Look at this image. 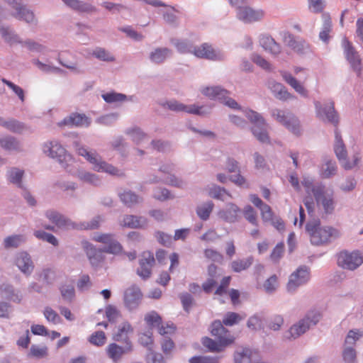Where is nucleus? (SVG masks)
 Here are the masks:
<instances>
[{
  "label": "nucleus",
  "instance_id": "obj_1",
  "mask_svg": "<svg viewBox=\"0 0 363 363\" xmlns=\"http://www.w3.org/2000/svg\"><path fill=\"white\" fill-rule=\"evenodd\" d=\"M306 231L312 245H322L340 236L339 231L329 226H322L318 218L310 220L306 225Z\"/></svg>",
  "mask_w": 363,
  "mask_h": 363
},
{
  "label": "nucleus",
  "instance_id": "obj_2",
  "mask_svg": "<svg viewBox=\"0 0 363 363\" xmlns=\"http://www.w3.org/2000/svg\"><path fill=\"white\" fill-rule=\"evenodd\" d=\"M77 152L93 165V169L95 171L106 172L119 177L125 175L122 170L104 161L96 151H89L84 147H79L77 148Z\"/></svg>",
  "mask_w": 363,
  "mask_h": 363
},
{
  "label": "nucleus",
  "instance_id": "obj_3",
  "mask_svg": "<svg viewBox=\"0 0 363 363\" xmlns=\"http://www.w3.org/2000/svg\"><path fill=\"white\" fill-rule=\"evenodd\" d=\"M319 311L313 310L308 311L305 316L291 326L284 334L286 339H296L306 333L312 326H315L320 320Z\"/></svg>",
  "mask_w": 363,
  "mask_h": 363
},
{
  "label": "nucleus",
  "instance_id": "obj_4",
  "mask_svg": "<svg viewBox=\"0 0 363 363\" xmlns=\"http://www.w3.org/2000/svg\"><path fill=\"white\" fill-rule=\"evenodd\" d=\"M11 11V16L28 24L37 26L38 20L34 12L29 9L23 0H4Z\"/></svg>",
  "mask_w": 363,
  "mask_h": 363
},
{
  "label": "nucleus",
  "instance_id": "obj_5",
  "mask_svg": "<svg viewBox=\"0 0 363 363\" xmlns=\"http://www.w3.org/2000/svg\"><path fill=\"white\" fill-rule=\"evenodd\" d=\"M272 117L279 123L284 125L293 134L299 135L301 127L298 118L291 112L286 110L273 108L270 111Z\"/></svg>",
  "mask_w": 363,
  "mask_h": 363
},
{
  "label": "nucleus",
  "instance_id": "obj_6",
  "mask_svg": "<svg viewBox=\"0 0 363 363\" xmlns=\"http://www.w3.org/2000/svg\"><path fill=\"white\" fill-rule=\"evenodd\" d=\"M43 150L46 155L55 159L61 167L65 169H67L69 163L72 160V156L67 153V150L57 140L45 143Z\"/></svg>",
  "mask_w": 363,
  "mask_h": 363
},
{
  "label": "nucleus",
  "instance_id": "obj_7",
  "mask_svg": "<svg viewBox=\"0 0 363 363\" xmlns=\"http://www.w3.org/2000/svg\"><path fill=\"white\" fill-rule=\"evenodd\" d=\"M245 116L253 124L251 128L253 135L262 143H269V137L267 133L268 124L264 118L252 110L245 111Z\"/></svg>",
  "mask_w": 363,
  "mask_h": 363
},
{
  "label": "nucleus",
  "instance_id": "obj_8",
  "mask_svg": "<svg viewBox=\"0 0 363 363\" xmlns=\"http://www.w3.org/2000/svg\"><path fill=\"white\" fill-rule=\"evenodd\" d=\"M315 116L321 121L328 123L337 127L339 123V116L335 109L332 101L321 102L314 101Z\"/></svg>",
  "mask_w": 363,
  "mask_h": 363
},
{
  "label": "nucleus",
  "instance_id": "obj_9",
  "mask_svg": "<svg viewBox=\"0 0 363 363\" xmlns=\"http://www.w3.org/2000/svg\"><path fill=\"white\" fill-rule=\"evenodd\" d=\"M160 105L163 108L169 109L172 111L185 112L197 116H205L209 113V108H206L203 106H199L196 104L187 106L174 99L161 102Z\"/></svg>",
  "mask_w": 363,
  "mask_h": 363
},
{
  "label": "nucleus",
  "instance_id": "obj_10",
  "mask_svg": "<svg viewBox=\"0 0 363 363\" xmlns=\"http://www.w3.org/2000/svg\"><path fill=\"white\" fill-rule=\"evenodd\" d=\"M202 93L211 99H218L225 106L233 109H240V106L229 96L230 92L221 86H211L203 89Z\"/></svg>",
  "mask_w": 363,
  "mask_h": 363
},
{
  "label": "nucleus",
  "instance_id": "obj_11",
  "mask_svg": "<svg viewBox=\"0 0 363 363\" xmlns=\"http://www.w3.org/2000/svg\"><path fill=\"white\" fill-rule=\"evenodd\" d=\"M310 280V269L306 266H301L289 277V279L286 286L287 291L293 293L296 290L306 284Z\"/></svg>",
  "mask_w": 363,
  "mask_h": 363
},
{
  "label": "nucleus",
  "instance_id": "obj_12",
  "mask_svg": "<svg viewBox=\"0 0 363 363\" xmlns=\"http://www.w3.org/2000/svg\"><path fill=\"white\" fill-rule=\"evenodd\" d=\"M363 263V257L357 251H342L337 256V264L343 269L354 270Z\"/></svg>",
  "mask_w": 363,
  "mask_h": 363
},
{
  "label": "nucleus",
  "instance_id": "obj_13",
  "mask_svg": "<svg viewBox=\"0 0 363 363\" xmlns=\"http://www.w3.org/2000/svg\"><path fill=\"white\" fill-rule=\"evenodd\" d=\"M194 56L213 61H222L225 59V55L223 52L215 50L211 44L207 43L199 46L196 45Z\"/></svg>",
  "mask_w": 363,
  "mask_h": 363
},
{
  "label": "nucleus",
  "instance_id": "obj_14",
  "mask_svg": "<svg viewBox=\"0 0 363 363\" xmlns=\"http://www.w3.org/2000/svg\"><path fill=\"white\" fill-rule=\"evenodd\" d=\"M94 240L104 244L103 248L101 249L104 252L117 255L122 250L121 245L112 234H99L94 237Z\"/></svg>",
  "mask_w": 363,
  "mask_h": 363
},
{
  "label": "nucleus",
  "instance_id": "obj_15",
  "mask_svg": "<svg viewBox=\"0 0 363 363\" xmlns=\"http://www.w3.org/2000/svg\"><path fill=\"white\" fill-rule=\"evenodd\" d=\"M155 259L150 252H144L139 259V267L137 269V274L143 279L146 280L150 277L152 267L155 264Z\"/></svg>",
  "mask_w": 363,
  "mask_h": 363
},
{
  "label": "nucleus",
  "instance_id": "obj_16",
  "mask_svg": "<svg viewBox=\"0 0 363 363\" xmlns=\"http://www.w3.org/2000/svg\"><path fill=\"white\" fill-rule=\"evenodd\" d=\"M14 264L26 277L33 273L35 267L30 255L25 251L19 252L16 255Z\"/></svg>",
  "mask_w": 363,
  "mask_h": 363
},
{
  "label": "nucleus",
  "instance_id": "obj_17",
  "mask_svg": "<svg viewBox=\"0 0 363 363\" xmlns=\"http://www.w3.org/2000/svg\"><path fill=\"white\" fill-rule=\"evenodd\" d=\"M223 324V322L220 320H215L211 324V333L213 336L217 337L218 342L221 343V345H228L233 342L234 337Z\"/></svg>",
  "mask_w": 363,
  "mask_h": 363
},
{
  "label": "nucleus",
  "instance_id": "obj_18",
  "mask_svg": "<svg viewBox=\"0 0 363 363\" xmlns=\"http://www.w3.org/2000/svg\"><path fill=\"white\" fill-rule=\"evenodd\" d=\"M236 16L245 23H252L261 21L264 16V12L261 9L255 10L247 6L237 12Z\"/></svg>",
  "mask_w": 363,
  "mask_h": 363
},
{
  "label": "nucleus",
  "instance_id": "obj_19",
  "mask_svg": "<svg viewBox=\"0 0 363 363\" xmlns=\"http://www.w3.org/2000/svg\"><path fill=\"white\" fill-rule=\"evenodd\" d=\"M344 45L346 58L350 62L353 70L356 72L357 76L359 77L362 73L360 57L354 48L352 46L350 43L347 40H345Z\"/></svg>",
  "mask_w": 363,
  "mask_h": 363
},
{
  "label": "nucleus",
  "instance_id": "obj_20",
  "mask_svg": "<svg viewBox=\"0 0 363 363\" xmlns=\"http://www.w3.org/2000/svg\"><path fill=\"white\" fill-rule=\"evenodd\" d=\"M142 294L138 286H132L127 289L124 294V302L129 310L136 308L141 301Z\"/></svg>",
  "mask_w": 363,
  "mask_h": 363
},
{
  "label": "nucleus",
  "instance_id": "obj_21",
  "mask_svg": "<svg viewBox=\"0 0 363 363\" xmlns=\"http://www.w3.org/2000/svg\"><path fill=\"white\" fill-rule=\"evenodd\" d=\"M240 212L241 210L237 205L233 203H228L225 208L220 210L217 215L220 219L232 223L238 220Z\"/></svg>",
  "mask_w": 363,
  "mask_h": 363
},
{
  "label": "nucleus",
  "instance_id": "obj_22",
  "mask_svg": "<svg viewBox=\"0 0 363 363\" xmlns=\"http://www.w3.org/2000/svg\"><path fill=\"white\" fill-rule=\"evenodd\" d=\"M106 350L107 356L114 362H117L124 354L130 352L133 350V346L131 342H127L125 347H121L116 343H111L108 345Z\"/></svg>",
  "mask_w": 363,
  "mask_h": 363
},
{
  "label": "nucleus",
  "instance_id": "obj_23",
  "mask_svg": "<svg viewBox=\"0 0 363 363\" xmlns=\"http://www.w3.org/2000/svg\"><path fill=\"white\" fill-rule=\"evenodd\" d=\"M267 86L274 96L279 100L286 101L295 98L294 95L287 91L286 88L282 84L273 79L268 81Z\"/></svg>",
  "mask_w": 363,
  "mask_h": 363
},
{
  "label": "nucleus",
  "instance_id": "obj_24",
  "mask_svg": "<svg viewBox=\"0 0 363 363\" xmlns=\"http://www.w3.org/2000/svg\"><path fill=\"white\" fill-rule=\"evenodd\" d=\"M72 10L77 13H92L97 11L92 4L80 0H62Z\"/></svg>",
  "mask_w": 363,
  "mask_h": 363
},
{
  "label": "nucleus",
  "instance_id": "obj_25",
  "mask_svg": "<svg viewBox=\"0 0 363 363\" xmlns=\"http://www.w3.org/2000/svg\"><path fill=\"white\" fill-rule=\"evenodd\" d=\"M145 320L151 327H157L160 334L162 335L171 333L174 331V328L172 326L167 325V327H164L162 325H161V318L157 313L154 311L147 314L145 317Z\"/></svg>",
  "mask_w": 363,
  "mask_h": 363
},
{
  "label": "nucleus",
  "instance_id": "obj_26",
  "mask_svg": "<svg viewBox=\"0 0 363 363\" xmlns=\"http://www.w3.org/2000/svg\"><path fill=\"white\" fill-rule=\"evenodd\" d=\"M260 45L267 51L273 55H278L281 52V47L279 43L269 35H262L259 37Z\"/></svg>",
  "mask_w": 363,
  "mask_h": 363
},
{
  "label": "nucleus",
  "instance_id": "obj_27",
  "mask_svg": "<svg viewBox=\"0 0 363 363\" xmlns=\"http://www.w3.org/2000/svg\"><path fill=\"white\" fill-rule=\"evenodd\" d=\"M0 147L7 151L21 152L23 151L21 143L12 135L0 138Z\"/></svg>",
  "mask_w": 363,
  "mask_h": 363
},
{
  "label": "nucleus",
  "instance_id": "obj_28",
  "mask_svg": "<svg viewBox=\"0 0 363 363\" xmlns=\"http://www.w3.org/2000/svg\"><path fill=\"white\" fill-rule=\"evenodd\" d=\"M0 34L4 41L10 45L23 44V40L10 26L0 23Z\"/></svg>",
  "mask_w": 363,
  "mask_h": 363
},
{
  "label": "nucleus",
  "instance_id": "obj_29",
  "mask_svg": "<svg viewBox=\"0 0 363 363\" xmlns=\"http://www.w3.org/2000/svg\"><path fill=\"white\" fill-rule=\"evenodd\" d=\"M0 126L14 133H21L26 129L23 123L13 118H4L1 116Z\"/></svg>",
  "mask_w": 363,
  "mask_h": 363
},
{
  "label": "nucleus",
  "instance_id": "obj_30",
  "mask_svg": "<svg viewBox=\"0 0 363 363\" xmlns=\"http://www.w3.org/2000/svg\"><path fill=\"white\" fill-rule=\"evenodd\" d=\"M60 125L70 126H89L90 125L89 118L85 114L72 113L65 118Z\"/></svg>",
  "mask_w": 363,
  "mask_h": 363
},
{
  "label": "nucleus",
  "instance_id": "obj_31",
  "mask_svg": "<svg viewBox=\"0 0 363 363\" xmlns=\"http://www.w3.org/2000/svg\"><path fill=\"white\" fill-rule=\"evenodd\" d=\"M122 227L128 228H138L145 226L147 220L144 217H138L133 215H125L119 222Z\"/></svg>",
  "mask_w": 363,
  "mask_h": 363
},
{
  "label": "nucleus",
  "instance_id": "obj_32",
  "mask_svg": "<svg viewBox=\"0 0 363 363\" xmlns=\"http://www.w3.org/2000/svg\"><path fill=\"white\" fill-rule=\"evenodd\" d=\"M255 353L248 347H239L234 354L235 363H252L255 361Z\"/></svg>",
  "mask_w": 363,
  "mask_h": 363
},
{
  "label": "nucleus",
  "instance_id": "obj_33",
  "mask_svg": "<svg viewBox=\"0 0 363 363\" xmlns=\"http://www.w3.org/2000/svg\"><path fill=\"white\" fill-rule=\"evenodd\" d=\"M315 199L318 204H321L326 213H331L334 209V202L333 196L325 194L323 191V188L320 191L315 193Z\"/></svg>",
  "mask_w": 363,
  "mask_h": 363
},
{
  "label": "nucleus",
  "instance_id": "obj_34",
  "mask_svg": "<svg viewBox=\"0 0 363 363\" xmlns=\"http://www.w3.org/2000/svg\"><path fill=\"white\" fill-rule=\"evenodd\" d=\"M171 42L179 52L182 54H193L194 55L196 45L190 40L172 39Z\"/></svg>",
  "mask_w": 363,
  "mask_h": 363
},
{
  "label": "nucleus",
  "instance_id": "obj_35",
  "mask_svg": "<svg viewBox=\"0 0 363 363\" xmlns=\"http://www.w3.org/2000/svg\"><path fill=\"white\" fill-rule=\"evenodd\" d=\"M133 329L128 322H123L121 323L113 335V340L117 342H124L125 345L127 342H130L128 339V335L132 333Z\"/></svg>",
  "mask_w": 363,
  "mask_h": 363
},
{
  "label": "nucleus",
  "instance_id": "obj_36",
  "mask_svg": "<svg viewBox=\"0 0 363 363\" xmlns=\"http://www.w3.org/2000/svg\"><path fill=\"white\" fill-rule=\"evenodd\" d=\"M333 148L339 162L347 156L346 146L337 128L335 130V143Z\"/></svg>",
  "mask_w": 363,
  "mask_h": 363
},
{
  "label": "nucleus",
  "instance_id": "obj_37",
  "mask_svg": "<svg viewBox=\"0 0 363 363\" xmlns=\"http://www.w3.org/2000/svg\"><path fill=\"white\" fill-rule=\"evenodd\" d=\"M23 176L24 170L18 167H11L6 172V179L8 182L21 189L23 188L22 180Z\"/></svg>",
  "mask_w": 363,
  "mask_h": 363
},
{
  "label": "nucleus",
  "instance_id": "obj_38",
  "mask_svg": "<svg viewBox=\"0 0 363 363\" xmlns=\"http://www.w3.org/2000/svg\"><path fill=\"white\" fill-rule=\"evenodd\" d=\"M172 55V50L167 48H157L150 53V60L155 64L163 63Z\"/></svg>",
  "mask_w": 363,
  "mask_h": 363
},
{
  "label": "nucleus",
  "instance_id": "obj_39",
  "mask_svg": "<svg viewBox=\"0 0 363 363\" xmlns=\"http://www.w3.org/2000/svg\"><path fill=\"white\" fill-rule=\"evenodd\" d=\"M104 252L101 250H96L93 247L88 248L86 255L91 266L94 268L101 267L104 260Z\"/></svg>",
  "mask_w": 363,
  "mask_h": 363
},
{
  "label": "nucleus",
  "instance_id": "obj_40",
  "mask_svg": "<svg viewBox=\"0 0 363 363\" xmlns=\"http://www.w3.org/2000/svg\"><path fill=\"white\" fill-rule=\"evenodd\" d=\"M281 76L285 82L293 87L295 91L301 94V96L306 97L308 96V91L305 87L299 82L296 78H294L290 73L286 72H282Z\"/></svg>",
  "mask_w": 363,
  "mask_h": 363
},
{
  "label": "nucleus",
  "instance_id": "obj_41",
  "mask_svg": "<svg viewBox=\"0 0 363 363\" xmlns=\"http://www.w3.org/2000/svg\"><path fill=\"white\" fill-rule=\"evenodd\" d=\"M73 174L80 181L84 183H87L93 186H99L101 184V179L99 177L95 174L86 172L85 170H77Z\"/></svg>",
  "mask_w": 363,
  "mask_h": 363
},
{
  "label": "nucleus",
  "instance_id": "obj_42",
  "mask_svg": "<svg viewBox=\"0 0 363 363\" xmlns=\"http://www.w3.org/2000/svg\"><path fill=\"white\" fill-rule=\"evenodd\" d=\"M336 162L330 158H325L321 167V176L323 178H330L337 173Z\"/></svg>",
  "mask_w": 363,
  "mask_h": 363
},
{
  "label": "nucleus",
  "instance_id": "obj_43",
  "mask_svg": "<svg viewBox=\"0 0 363 363\" xmlns=\"http://www.w3.org/2000/svg\"><path fill=\"white\" fill-rule=\"evenodd\" d=\"M121 201L128 207H132L143 201V199L135 193L125 190L119 194Z\"/></svg>",
  "mask_w": 363,
  "mask_h": 363
},
{
  "label": "nucleus",
  "instance_id": "obj_44",
  "mask_svg": "<svg viewBox=\"0 0 363 363\" xmlns=\"http://www.w3.org/2000/svg\"><path fill=\"white\" fill-rule=\"evenodd\" d=\"M27 356L38 359L46 358L48 356V347L45 345H32Z\"/></svg>",
  "mask_w": 363,
  "mask_h": 363
},
{
  "label": "nucleus",
  "instance_id": "obj_45",
  "mask_svg": "<svg viewBox=\"0 0 363 363\" xmlns=\"http://www.w3.org/2000/svg\"><path fill=\"white\" fill-rule=\"evenodd\" d=\"M26 242V237L23 235H11L6 237L3 241L4 247L6 250L17 248Z\"/></svg>",
  "mask_w": 363,
  "mask_h": 363
},
{
  "label": "nucleus",
  "instance_id": "obj_46",
  "mask_svg": "<svg viewBox=\"0 0 363 363\" xmlns=\"http://www.w3.org/2000/svg\"><path fill=\"white\" fill-rule=\"evenodd\" d=\"M214 208V203L211 201L204 202L196 207L197 216L203 220H207Z\"/></svg>",
  "mask_w": 363,
  "mask_h": 363
},
{
  "label": "nucleus",
  "instance_id": "obj_47",
  "mask_svg": "<svg viewBox=\"0 0 363 363\" xmlns=\"http://www.w3.org/2000/svg\"><path fill=\"white\" fill-rule=\"evenodd\" d=\"M323 23L322 30L319 33V38L325 43H328L330 38V33L332 30V22L329 15H323Z\"/></svg>",
  "mask_w": 363,
  "mask_h": 363
},
{
  "label": "nucleus",
  "instance_id": "obj_48",
  "mask_svg": "<svg viewBox=\"0 0 363 363\" xmlns=\"http://www.w3.org/2000/svg\"><path fill=\"white\" fill-rule=\"evenodd\" d=\"M253 261L254 259L252 257L236 259L230 263V267L235 272H240L248 269L252 264Z\"/></svg>",
  "mask_w": 363,
  "mask_h": 363
},
{
  "label": "nucleus",
  "instance_id": "obj_49",
  "mask_svg": "<svg viewBox=\"0 0 363 363\" xmlns=\"http://www.w3.org/2000/svg\"><path fill=\"white\" fill-rule=\"evenodd\" d=\"M104 100L108 104L123 102L126 100H132L133 96H128L125 94L114 91L102 94Z\"/></svg>",
  "mask_w": 363,
  "mask_h": 363
},
{
  "label": "nucleus",
  "instance_id": "obj_50",
  "mask_svg": "<svg viewBox=\"0 0 363 363\" xmlns=\"http://www.w3.org/2000/svg\"><path fill=\"white\" fill-rule=\"evenodd\" d=\"M91 55L96 59L106 62H112L116 60L115 57L110 52L100 47L93 50Z\"/></svg>",
  "mask_w": 363,
  "mask_h": 363
},
{
  "label": "nucleus",
  "instance_id": "obj_51",
  "mask_svg": "<svg viewBox=\"0 0 363 363\" xmlns=\"http://www.w3.org/2000/svg\"><path fill=\"white\" fill-rule=\"evenodd\" d=\"M208 194L211 197L224 201L226 199L225 196L231 197L230 193L227 190L218 185L213 184L208 189Z\"/></svg>",
  "mask_w": 363,
  "mask_h": 363
},
{
  "label": "nucleus",
  "instance_id": "obj_52",
  "mask_svg": "<svg viewBox=\"0 0 363 363\" xmlns=\"http://www.w3.org/2000/svg\"><path fill=\"white\" fill-rule=\"evenodd\" d=\"M361 158L362 157L360 153L355 152L352 155V159H349L347 156H346L340 162V163L343 169L345 170H350L359 166Z\"/></svg>",
  "mask_w": 363,
  "mask_h": 363
},
{
  "label": "nucleus",
  "instance_id": "obj_53",
  "mask_svg": "<svg viewBox=\"0 0 363 363\" xmlns=\"http://www.w3.org/2000/svg\"><path fill=\"white\" fill-rule=\"evenodd\" d=\"M0 295L2 298L7 300L13 301L19 300L15 294L13 286L10 284L4 283L0 286Z\"/></svg>",
  "mask_w": 363,
  "mask_h": 363
},
{
  "label": "nucleus",
  "instance_id": "obj_54",
  "mask_svg": "<svg viewBox=\"0 0 363 363\" xmlns=\"http://www.w3.org/2000/svg\"><path fill=\"white\" fill-rule=\"evenodd\" d=\"M125 133L131 137L132 140L140 144L143 141L148 138L147 134L142 131L139 128H129L125 130Z\"/></svg>",
  "mask_w": 363,
  "mask_h": 363
},
{
  "label": "nucleus",
  "instance_id": "obj_55",
  "mask_svg": "<svg viewBox=\"0 0 363 363\" xmlns=\"http://www.w3.org/2000/svg\"><path fill=\"white\" fill-rule=\"evenodd\" d=\"M363 336V330L360 329L350 330L345 340L344 345L354 347L356 342Z\"/></svg>",
  "mask_w": 363,
  "mask_h": 363
},
{
  "label": "nucleus",
  "instance_id": "obj_56",
  "mask_svg": "<svg viewBox=\"0 0 363 363\" xmlns=\"http://www.w3.org/2000/svg\"><path fill=\"white\" fill-rule=\"evenodd\" d=\"M342 359L345 363H357V351L354 347L344 345L342 352Z\"/></svg>",
  "mask_w": 363,
  "mask_h": 363
},
{
  "label": "nucleus",
  "instance_id": "obj_57",
  "mask_svg": "<svg viewBox=\"0 0 363 363\" xmlns=\"http://www.w3.org/2000/svg\"><path fill=\"white\" fill-rule=\"evenodd\" d=\"M102 221L103 218L101 216H95L89 222H82L80 223H77V230L97 229L100 227V224Z\"/></svg>",
  "mask_w": 363,
  "mask_h": 363
},
{
  "label": "nucleus",
  "instance_id": "obj_58",
  "mask_svg": "<svg viewBox=\"0 0 363 363\" xmlns=\"http://www.w3.org/2000/svg\"><path fill=\"white\" fill-rule=\"evenodd\" d=\"M302 185L305 187L306 193L310 194L313 193L315 196V193L320 191L323 187L321 186H315L313 184V179L309 177H303L301 181Z\"/></svg>",
  "mask_w": 363,
  "mask_h": 363
},
{
  "label": "nucleus",
  "instance_id": "obj_59",
  "mask_svg": "<svg viewBox=\"0 0 363 363\" xmlns=\"http://www.w3.org/2000/svg\"><path fill=\"white\" fill-rule=\"evenodd\" d=\"M245 318V316H242L237 313L228 312L223 317V323L227 326H232L237 324Z\"/></svg>",
  "mask_w": 363,
  "mask_h": 363
},
{
  "label": "nucleus",
  "instance_id": "obj_60",
  "mask_svg": "<svg viewBox=\"0 0 363 363\" xmlns=\"http://www.w3.org/2000/svg\"><path fill=\"white\" fill-rule=\"evenodd\" d=\"M33 63L42 72L45 73H62L63 70L59 67L45 64L38 60H33Z\"/></svg>",
  "mask_w": 363,
  "mask_h": 363
},
{
  "label": "nucleus",
  "instance_id": "obj_61",
  "mask_svg": "<svg viewBox=\"0 0 363 363\" xmlns=\"http://www.w3.org/2000/svg\"><path fill=\"white\" fill-rule=\"evenodd\" d=\"M106 337L103 331L94 333L89 337V342L95 346L101 347L106 343Z\"/></svg>",
  "mask_w": 363,
  "mask_h": 363
},
{
  "label": "nucleus",
  "instance_id": "obj_62",
  "mask_svg": "<svg viewBox=\"0 0 363 363\" xmlns=\"http://www.w3.org/2000/svg\"><path fill=\"white\" fill-rule=\"evenodd\" d=\"M58 228L62 230H71L76 229L77 230V223L73 222L71 219L65 217L64 215L61 216L57 223L55 225Z\"/></svg>",
  "mask_w": 363,
  "mask_h": 363
},
{
  "label": "nucleus",
  "instance_id": "obj_63",
  "mask_svg": "<svg viewBox=\"0 0 363 363\" xmlns=\"http://www.w3.org/2000/svg\"><path fill=\"white\" fill-rule=\"evenodd\" d=\"M202 343L211 352H221L223 347L227 346V345H221L219 342H217L207 337L203 338Z\"/></svg>",
  "mask_w": 363,
  "mask_h": 363
},
{
  "label": "nucleus",
  "instance_id": "obj_64",
  "mask_svg": "<svg viewBox=\"0 0 363 363\" xmlns=\"http://www.w3.org/2000/svg\"><path fill=\"white\" fill-rule=\"evenodd\" d=\"M34 235L38 238L39 240H42L43 241H46L53 246L58 245L57 239L52 234L46 233L43 230H35L34 232Z\"/></svg>",
  "mask_w": 363,
  "mask_h": 363
}]
</instances>
